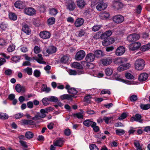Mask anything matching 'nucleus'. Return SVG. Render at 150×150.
I'll return each instance as SVG.
<instances>
[{
    "mask_svg": "<svg viewBox=\"0 0 150 150\" xmlns=\"http://www.w3.org/2000/svg\"><path fill=\"white\" fill-rule=\"evenodd\" d=\"M145 62L142 59L137 60L134 63V66L136 69L141 70L143 69L145 66Z\"/></svg>",
    "mask_w": 150,
    "mask_h": 150,
    "instance_id": "f257e3e1",
    "label": "nucleus"
},
{
    "mask_svg": "<svg viewBox=\"0 0 150 150\" xmlns=\"http://www.w3.org/2000/svg\"><path fill=\"white\" fill-rule=\"evenodd\" d=\"M113 21L117 24H120L124 20V17L120 15H117L113 16L112 18Z\"/></svg>",
    "mask_w": 150,
    "mask_h": 150,
    "instance_id": "f03ea898",
    "label": "nucleus"
},
{
    "mask_svg": "<svg viewBox=\"0 0 150 150\" xmlns=\"http://www.w3.org/2000/svg\"><path fill=\"white\" fill-rule=\"evenodd\" d=\"M86 55L85 52L83 50H80L78 52L75 56L76 60H80L82 59Z\"/></svg>",
    "mask_w": 150,
    "mask_h": 150,
    "instance_id": "7ed1b4c3",
    "label": "nucleus"
},
{
    "mask_svg": "<svg viewBox=\"0 0 150 150\" xmlns=\"http://www.w3.org/2000/svg\"><path fill=\"white\" fill-rule=\"evenodd\" d=\"M139 35L136 33H133L127 37V40L130 42L136 41L139 38Z\"/></svg>",
    "mask_w": 150,
    "mask_h": 150,
    "instance_id": "20e7f679",
    "label": "nucleus"
},
{
    "mask_svg": "<svg viewBox=\"0 0 150 150\" xmlns=\"http://www.w3.org/2000/svg\"><path fill=\"white\" fill-rule=\"evenodd\" d=\"M112 6L114 9L118 10L122 8L123 6L122 3L118 0H114L113 1Z\"/></svg>",
    "mask_w": 150,
    "mask_h": 150,
    "instance_id": "39448f33",
    "label": "nucleus"
},
{
    "mask_svg": "<svg viewBox=\"0 0 150 150\" xmlns=\"http://www.w3.org/2000/svg\"><path fill=\"white\" fill-rule=\"evenodd\" d=\"M24 12L25 14L29 16H33L36 13L35 10L31 7L25 8L24 9Z\"/></svg>",
    "mask_w": 150,
    "mask_h": 150,
    "instance_id": "423d86ee",
    "label": "nucleus"
},
{
    "mask_svg": "<svg viewBox=\"0 0 150 150\" xmlns=\"http://www.w3.org/2000/svg\"><path fill=\"white\" fill-rule=\"evenodd\" d=\"M40 36L43 39H47L49 38L51 36L50 33L46 31H41L39 34Z\"/></svg>",
    "mask_w": 150,
    "mask_h": 150,
    "instance_id": "0eeeda50",
    "label": "nucleus"
},
{
    "mask_svg": "<svg viewBox=\"0 0 150 150\" xmlns=\"http://www.w3.org/2000/svg\"><path fill=\"white\" fill-rule=\"evenodd\" d=\"M125 52V48L122 46H120L117 48L115 51V54L118 56L122 55Z\"/></svg>",
    "mask_w": 150,
    "mask_h": 150,
    "instance_id": "6e6552de",
    "label": "nucleus"
},
{
    "mask_svg": "<svg viewBox=\"0 0 150 150\" xmlns=\"http://www.w3.org/2000/svg\"><path fill=\"white\" fill-rule=\"evenodd\" d=\"M65 88L67 90L69 94H76L78 93L77 91L75 88L70 87V86L69 85H66Z\"/></svg>",
    "mask_w": 150,
    "mask_h": 150,
    "instance_id": "1a4fd4ad",
    "label": "nucleus"
},
{
    "mask_svg": "<svg viewBox=\"0 0 150 150\" xmlns=\"http://www.w3.org/2000/svg\"><path fill=\"white\" fill-rule=\"evenodd\" d=\"M141 45V43L139 42H135L132 44L130 45L129 46V49L132 50L134 51L138 49Z\"/></svg>",
    "mask_w": 150,
    "mask_h": 150,
    "instance_id": "9d476101",
    "label": "nucleus"
},
{
    "mask_svg": "<svg viewBox=\"0 0 150 150\" xmlns=\"http://www.w3.org/2000/svg\"><path fill=\"white\" fill-rule=\"evenodd\" d=\"M102 64L104 66H107L110 64L112 62V59L110 57L104 58L101 60Z\"/></svg>",
    "mask_w": 150,
    "mask_h": 150,
    "instance_id": "9b49d317",
    "label": "nucleus"
},
{
    "mask_svg": "<svg viewBox=\"0 0 150 150\" xmlns=\"http://www.w3.org/2000/svg\"><path fill=\"white\" fill-rule=\"evenodd\" d=\"M15 6L19 9H23L25 7V4L21 1H16L14 3Z\"/></svg>",
    "mask_w": 150,
    "mask_h": 150,
    "instance_id": "f8f14e48",
    "label": "nucleus"
},
{
    "mask_svg": "<svg viewBox=\"0 0 150 150\" xmlns=\"http://www.w3.org/2000/svg\"><path fill=\"white\" fill-rule=\"evenodd\" d=\"M95 58L94 54L92 53H90L87 55L85 59L87 62H92L94 60Z\"/></svg>",
    "mask_w": 150,
    "mask_h": 150,
    "instance_id": "ddd939ff",
    "label": "nucleus"
},
{
    "mask_svg": "<svg viewBox=\"0 0 150 150\" xmlns=\"http://www.w3.org/2000/svg\"><path fill=\"white\" fill-rule=\"evenodd\" d=\"M76 2L77 5L81 9L83 8L86 5L85 0H76Z\"/></svg>",
    "mask_w": 150,
    "mask_h": 150,
    "instance_id": "4468645a",
    "label": "nucleus"
},
{
    "mask_svg": "<svg viewBox=\"0 0 150 150\" xmlns=\"http://www.w3.org/2000/svg\"><path fill=\"white\" fill-rule=\"evenodd\" d=\"M84 22V20L82 18H78L76 19L74 23L75 25L77 27H79L83 24Z\"/></svg>",
    "mask_w": 150,
    "mask_h": 150,
    "instance_id": "2eb2a0df",
    "label": "nucleus"
},
{
    "mask_svg": "<svg viewBox=\"0 0 150 150\" xmlns=\"http://www.w3.org/2000/svg\"><path fill=\"white\" fill-rule=\"evenodd\" d=\"M15 88L16 91L18 93L24 92L25 91V87L22 86L19 84H18L15 86Z\"/></svg>",
    "mask_w": 150,
    "mask_h": 150,
    "instance_id": "dca6fc26",
    "label": "nucleus"
},
{
    "mask_svg": "<svg viewBox=\"0 0 150 150\" xmlns=\"http://www.w3.org/2000/svg\"><path fill=\"white\" fill-rule=\"evenodd\" d=\"M107 4L103 2L100 3L96 6L97 9L99 11H101L105 9L107 7Z\"/></svg>",
    "mask_w": 150,
    "mask_h": 150,
    "instance_id": "f3484780",
    "label": "nucleus"
},
{
    "mask_svg": "<svg viewBox=\"0 0 150 150\" xmlns=\"http://www.w3.org/2000/svg\"><path fill=\"white\" fill-rule=\"evenodd\" d=\"M57 48L54 46L49 47L46 50V52L48 54H52L55 53L57 51Z\"/></svg>",
    "mask_w": 150,
    "mask_h": 150,
    "instance_id": "a211bd4d",
    "label": "nucleus"
},
{
    "mask_svg": "<svg viewBox=\"0 0 150 150\" xmlns=\"http://www.w3.org/2000/svg\"><path fill=\"white\" fill-rule=\"evenodd\" d=\"M148 77V75L146 73H142L139 77V80L140 81H143L146 80Z\"/></svg>",
    "mask_w": 150,
    "mask_h": 150,
    "instance_id": "6ab92c4d",
    "label": "nucleus"
},
{
    "mask_svg": "<svg viewBox=\"0 0 150 150\" xmlns=\"http://www.w3.org/2000/svg\"><path fill=\"white\" fill-rule=\"evenodd\" d=\"M74 96V95H70L68 94H64L60 96V98L62 100L67 99V100H72V97Z\"/></svg>",
    "mask_w": 150,
    "mask_h": 150,
    "instance_id": "aec40b11",
    "label": "nucleus"
},
{
    "mask_svg": "<svg viewBox=\"0 0 150 150\" xmlns=\"http://www.w3.org/2000/svg\"><path fill=\"white\" fill-rule=\"evenodd\" d=\"M22 30L27 35L30 34L31 30L28 26L26 24L24 25L22 27Z\"/></svg>",
    "mask_w": 150,
    "mask_h": 150,
    "instance_id": "412c9836",
    "label": "nucleus"
},
{
    "mask_svg": "<svg viewBox=\"0 0 150 150\" xmlns=\"http://www.w3.org/2000/svg\"><path fill=\"white\" fill-rule=\"evenodd\" d=\"M75 8V4L74 2L71 1L69 3L67 6V8L69 11H73Z\"/></svg>",
    "mask_w": 150,
    "mask_h": 150,
    "instance_id": "4be33fe9",
    "label": "nucleus"
},
{
    "mask_svg": "<svg viewBox=\"0 0 150 150\" xmlns=\"http://www.w3.org/2000/svg\"><path fill=\"white\" fill-rule=\"evenodd\" d=\"M63 142L62 139L59 138L54 142V145L55 146L61 147Z\"/></svg>",
    "mask_w": 150,
    "mask_h": 150,
    "instance_id": "5701e85b",
    "label": "nucleus"
},
{
    "mask_svg": "<svg viewBox=\"0 0 150 150\" xmlns=\"http://www.w3.org/2000/svg\"><path fill=\"white\" fill-rule=\"evenodd\" d=\"M94 122L90 119L86 120L83 122V124L86 126L89 127L91 126L92 127V125H93Z\"/></svg>",
    "mask_w": 150,
    "mask_h": 150,
    "instance_id": "b1692460",
    "label": "nucleus"
},
{
    "mask_svg": "<svg viewBox=\"0 0 150 150\" xmlns=\"http://www.w3.org/2000/svg\"><path fill=\"white\" fill-rule=\"evenodd\" d=\"M103 52L102 51L100 50H97L95 51L94 54L95 57L97 58H99L103 56Z\"/></svg>",
    "mask_w": 150,
    "mask_h": 150,
    "instance_id": "393cba45",
    "label": "nucleus"
},
{
    "mask_svg": "<svg viewBox=\"0 0 150 150\" xmlns=\"http://www.w3.org/2000/svg\"><path fill=\"white\" fill-rule=\"evenodd\" d=\"M41 90L43 91L48 93L51 91V88L49 87H47L46 84H43L42 85Z\"/></svg>",
    "mask_w": 150,
    "mask_h": 150,
    "instance_id": "a878e982",
    "label": "nucleus"
},
{
    "mask_svg": "<svg viewBox=\"0 0 150 150\" xmlns=\"http://www.w3.org/2000/svg\"><path fill=\"white\" fill-rule=\"evenodd\" d=\"M25 135L26 138L29 139L32 138L34 135L33 132L30 131H28L25 133Z\"/></svg>",
    "mask_w": 150,
    "mask_h": 150,
    "instance_id": "bb28decb",
    "label": "nucleus"
},
{
    "mask_svg": "<svg viewBox=\"0 0 150 150\" xmlns=\"http://www.w3.org/2000/svg\"><path fill=\"white\" fill-rule=\"evenodd\" d=\"M81 113L78 112L76 113L73 114L72 115L74 117H77L78 119H83V116L82 115V113L83 112V110H81Z\"/></svg>",
    "mask_w": 150,
    "mask_h": 150,
    "instance_id": "cd10ccee",
    "label": "nucleus"
},
{
    "mask_svg": "<svg viewBox=\"0 0 150 150\" xmlns=\"http://www.w3.org/2000/svg\"><path fill=\"white\" fill-rule=\"evenodd\" d=\"M9 17L11 20L15 21L17 19V16L16 14L13 13H9Z\"/></svg>",
    "mask_w": 150,
    "mask_h": 150,
    "instance_id": "c85d7f7f",
    "label": "nucleus"
},
{
    "mask_svg": "<svg viewBox=\"0 0 150 150\" xmlns=\"http://www.w3.org/2000/svg\"><path fill=\"white\" fill-rule=\"evenodd\" d=\"M140 108L143 110H147L150 108V104H141L140 105Z\"/></svg>",
    "mask_w": 150,
    "mask_h": 150,
    "instance_id": "c756f323",
    "label": "nucleus"
},
{
    "mask_svg": "<svg viewBox=\"0 0 150 150\" xmlns=\"http://www.w3.org/2000/svg\"><path fill=\"white\" fill-rule=\"evenodd\" d=\"M150 48V42L146 45L143 46L141 48L142 51H145Z\"/></svg>",
    "mask_w": 150,
    "mask_h": 150,
    "instance_id": "7c9ffc66",
    "label": "nucleus"
},
{
    "mask_svg": "<svg viewBox=\"0 0 150 150\" xmlns=\"http://www.w3.org/2000/svg\"><path fill=\"white\" fill-rule=\"evenodd\" d=\"M49 13L52 16H55L58 13V11L57 9L54 8L50 9Z\"/></svg>",
    "mask_w": 150,
    "mask_h": 150,
    "instance_id": "2f4dec72",
    "label": "nucleus"
},
{
    "mask_svg": "<svg viewBox=\"0 0 150 150\" xmlns=\"http://www.w3.org/2000/svg\"><path fill=\"white\" fill-rule=\"evenodd\" d=\"M72 65L75 68L80 69L83 68L82 66L79 63L77 62L73 63L72 64Z\"/></svg>",
    "mask_w": 150,
    "mask_h": 150,
    "instance_id": "473e14b6",
    "label": "nucleus"
},
{
    "mask_svg": "<svg viewBox=\"0 0 150 150\" xmlns=\"http://www.w3.org/2000/svg\"><path fill=\"white\" fill-rule=\"evenodd\" d=\"M101 16L102 18L103 19H106L109 17L110 14L108 13L104 12L102 13Z\"/></svg>",
    "mask_w": 150,
    "mask_h": 150,
    "instance_id": "72a5a7b5",
    "label": "nucleus"
},
{
    "mask_svg": "<svg viewBox=\"0 0 150 150\" xmlns=\"http://www.w3.org/2000/svg\"><path fill=\"white\" fill-rule=\"evenodd\" d=\"M105 72L106 75L109 76L112 74L113 73V70L112 69L107 68L105 69Z\"/></svg>",
    "mask_w": 150,
    "mask_h": 150,
    "instance_id": "f704fd0d",
    "label": "nucleus"
},
{
    "mask_svg": "<svg viewBox=\"0 0 150 150\" xmlns=\"http://www.w3.org/2000/svg\"><path fill=\"white\" fill-rule=\"evenodd\" d=\"M55 18L54 17L49 18L47 20V24L49 25H51L54 24Z\"/></svg>",
    "mask_w": 150,
    "mask_h": 150,
    "instance_id": "c9c22d12",
    "label": "nucleus"
},
{
    "mask_svg": "<svg viewBox=\"0 0 150 150\" xmlns=\"http://www.w3.org/2000/svg\"><path fill=\"white\" fill-rule=\"evenodd\" d=\"M69 59V57L67 56H64L61 59L60 62L65 63L68 62Z\"/></svg>",
    "mask_w": 150,
    "mask_h": 150,
    "instance_id": "e433bc0d",
    "label": "nucleus"
},
{
    "mask_svg": "<svg viewBox=\"0 0 150 150\" xmlns=\"http://www.w3.org/2000/svg\"><path fill=\"white\" fill-rule=\"evenodd\" d=\"M8 115L6 113L0 112V118L2 120H5L8 118Z\"/></svg>",
    "mask_w": 150,
    "mask_h": 150,
    "instance_id": "4c0bfd02",
    "label": "nucleus"
},
{
    "mask_svg": "<svg viewBox=\"0 0 150 150\" xmlns=\"http://www.w3.org/2000/svg\"><path fill=\"white\" fill-rule=\"evenodd\" d=\"M24 71L29 75H31L33 72L32 69L28 67L24 69Z\"/></svg>",
    "mask_w": 150,
    "mask_h": 150,
    "instance_id": "58836bf2",
    "label": "nucleus"
},
{
    "mask_svg": "<svg viewBox=\"0 0 150 150\" xmlns=\"http://www.w3.org/2000/svg\"><path fill=\"white\" fill-rule=\"evenodd\" d=\"M85 34L84 31L83 30H81L79 31L76 32V35L77 36L80 37L83 36Z\"/></svg>",
    "mask_w": 150,
    "mask_h": 150,
    "instance_id": "ea45409f",
    "label": "nucleus"
},
{
    "mask_svg": "<svg viewBox=\"0 0 150 150\" xmlns=\"http://www.w3.org/2000/svg\"><path fill=\"white\" fill-rule=\"evenodd\" d=\"M42 101L44 105L46 106L49 104V98H43L42 100Z\"/></svg>",
    "mask_w": 150,
    "mask_h": 150,
    "instance_id": "a19ab883",
    "label": "nucleus"
},
{
    "mask_svg": "<svg viewBox=\"0 0 150 150\" xmlns=\"http://www.w3.org/2000/svg\"><path fill=\"white\" fill-rule=\"evenodd\" d=\"M6 45V42L3 39H0V49L4 47Z\"/></svg>",
    "mask_w": 150,
    "mask_h": 150,
    "instance_id": "79ce46f5",
    "label": "nucleus"
},
{
    "mask_svg": "<svg viewBox=\"0 0 150 150\" xmlns=\"http://www.w3.org/2000/svg\"><path fill=\"white\" fill-rule=\"evenodd\" d=\"M49 101L53 102H56L58 100V98L55 96H52L49 97Z\"/></svg>",
    "mask_w": 150,
    "mask_h": 150,
    "instance_id": "37998d69",
    "label": "nucleus"
},
{
    "mask_svg": "<svg viewBox=\"0 0 150 150\" xmlns=\"http://www.w3.org/2000/svg\"><path fill=\"white\" fill-rule=\"evenodd\" d=\"M96 124L95 122H94L93 125H92V127L93 128V130L95 132H98L99 130V129L98 126L96 125Z\"/></svg>",
    "mask_w": 150,
    "mask_h": 150,
    "instance_id": "c03bdc74",
    "label": "nucleus"
},
{
    "mask_svg": "<svg viewBox=\"0 0 150 150\" xmlns=\"http://www.w3.org/2000/svg\"><path fill=\"white\" fill-rule=\"evenodd\" d=\"M115 132L118 135H123L125 133L124 130L122 129H117L115 130Z\"/></svg>",
    "mask_w": 150,
    "mask_h": 150,
    "instance_id": "a18cd8bd",
    "label": "nucleus"
},
{
    "mask_svg": "<svg viewBox=\"0 0 150 150\" xmlns=\"http://www.w3.org/2000/svg\"><path fill=\"white\" fill-rule=\"evenodd\" d=\"M112 119V117H104L103 118V120L105 121L106 124H108L109 122L111 121V120Z\"/></svg>",
    "mask_w": 150,
    "mask_h": 150,
    "instance_id": "49530a36",
    "label": "nucleus"
},
{
    "mask_svg": "<svg viewBox=\"0 0 150 150\" xmlns=\"http://www.w3.org/2000/svg\"><path fill=\"white\" fill-rule=\"evenodd\" d=\"M33 74L34 76L37 78L39 77L41 75V72L40 71L37 69L34 71Z\"/></svg>",
    "mask_w": 150,
    "mask_h": 150,
    "instance_id": "de8ad7c7",
    "label": "nucleus"
},
{
    "mask_svg": "<svg viewBox=\"0 0 150 150\" xmlns=\"http://www.w3.org/2000/svg\"><path fill=\"white\" fill-rule=\"evenodd\" d=\"M135 117L136 119V121H139L140 122H142V120H141V119L142 118V116L140 114H136Z\"/></svg>",
    "mask_w": 150,
    "mask_h": 150,
    "instance_id": "09e8293b",
    "label": "nucleus"
},
{
    "mask_svg": "<svg viewBox=\"0 0 150 150\" xmlns=\"http://www.w3.org/2000/svg\"><path fill=\"white\" fill-rule=\"evenodd\" d=\"M125 76L127 79H133L134 78V76L129 73H126Z\"/></svg>",
    "mask_w": 150,
    "mask_h": 150,
    "instance_id": "8fccbe9b",
    "label": "nucleus"
},
{
    "mask_svg": "<svg viewBox=\"0 0 150 150\" xmlns=\"http://www.w3.org/2000/svg\"><path fill=\"white\" fill-rule=\"evenodd\" d=\"M19 142L20 143L21 145L23 147L27 148L28 147V145L27 144V142L23 140H20Z\"/></svg>",
    "mask_w": 150,
    "mask_h": 150,
    "instance_id": "3c124183",
    "label": "nucleus"
},
{
    "mask_svg": "<svg viewBox=\"0 0 150 150\" xmlns=\"http://www.w3.org/2000/svg\"><path fill=\"white\" fill-rule=\"evenodd\" d=\"M114 62L115 64L119 65L121 64V57L115 58L113 61Z\"/></svg>",
    "mask_w": 150,
    "mask_h": 150,
    "instance_id": "603ef678",
    "label": "nucleus"
},
{
    "mask_svg": "<svg viewBox=\"0 0 150 150\" xmlns=\"http://www.w3.org/2000/svg\"><path fill=\"white\" fill-rule=\"evenodd\" d=\"M101 26L99 25H96L94 26L92 28V30L94 31H96L101 28Z\"/></svg>",
    "mask_w": 150,
    "mask_h": 150,
    "instance_id": "864d4df0",
    "label": "nucleus"
},
{
    "mask_svg": "<svg viewBox=\"0 0 150 150\" xmlns=\"http://www.w3.org/2000/svg\"><path fill=\"white\" fill-rule=\"evenodd\" d=\"M137 99V95H133L130 97V100L132 102L136 101Z\"/></svg>",
    "mask_w": 150,
    "mask_h": 150,
    "instance_id": "5fc2aeb1",
    "label": "nucleus"
},
{
    "mask_svg": "<svg viewBox=\"0 0 150 150\" xmlns=\"http://www.w3.org/2000/svg\"><path fill=\"white\" fill-rule=\"evenodd\" d=\"M102 44L103 46H105L110 45L108 38H106L103 40L102 42Z\"/></svg>",
    "mask_w": 150,
    "mask_h": 150,
    "instance_id": "6e6d98bb",
    "label": "nucleus"
},
{
    "mask_svg": "<svg viewBox=\"0 0 150 150\" xmlns=\"http://www.w3.org/2000/svg\"><path fill=\"white\" fill-rule=\"evenodd\" d=\"M40 52V47L36 46L34 48V52L35 54H38Z\"/></svg>",
    "mask_w": 150,
    "mask_h": 150,
    "instance_id": "4d7b16f0",
    "label": "nucleus"
},
{
    "mask_svg": "<svg viewBox=\"0 0 150 150\" xmlns=\"http://www.w3.org/2000/svg\"><path fill=\"white\" fill-rule=\"evenodd\" d=\"M127 116V114L126 112H124L122 113L121 116L119 117L118 119L120 120H121L125 118Z\"/></svg>",
    "mask_w": 150,
    "mask_h": 150,
    "instance_id": "13d9d810",
    "label": "nucleus"
},
{
    "mask_svg": "<svg viewBox=\"0 0 150 150\" xmlns=\"http://www.w3.org/2000/svg\"><path fill=\"white\" fill-rule=\"evenodd\" d=\"M90 148L91 150H99L98 147L95 144H91L90 146Z\"/></svg>",
    "mask_w": 150,
    "mask_h": 150,
    "instance_id": "bf43d9fd",
    "label": "nucleus"
},
{
    "mask_svg": "<svg viewBox=\"0 0 150 150\" xmlns=\"http://www.w3.org/2000/svg\"><path fill=\"white\" fill-rule=\"evenodd\" d=\"M20 59V57H19L14 56L12 57L11 60L13 61L16 62H18Z\"/></svg>",
    "mask_w": 150,
    "mask_h": 150,
    "instance_id": "052dcab7",
    "label": "nucleus"
},
{
    "mask_svg": "<svg viewBox=\"0 0 150 150\" xmlns=\"http://www.w3.org/2000/svg\"><path fill=\"white\" fill-rule=\"evenodd\" d=\"M91 98L90 95H87L85 97V99L86 102L88 103H90L91 99Z\"/></svg>",
    "mask_w": 150,
    "mask_h": 150,
    "instance_id": "680f3d73",
    "label": "nucleus"
},
{
    "mask_svg": "<svg viewBox=\"0 0 150 150\" xmlns=\"http://www.w3.org/2000/svg\"><path fill=\"white\" fill-rule=\"evenodd\" d=\"M27 106L28 108L31 109L33 108V103L32 101H29L27 103Z\"/></svg>",
    "mask_w": 150,
    "mask_h": 150,
    "instance_id": "e2e57ef3",
    "label": "nucleus"
},
{
    "mask_svg": "<svg viewBox=\"0 0 150 150\" xmlns=\"http://www.w3.org/2000/svg\"><path fill=\"white\" fill-rule=\"evenodd\" d=\"M7 27V25L3 22L0 25V28L3 30H5Z\"/></svg>",
    "mask_w": 150,
    "mask_h": 150,
    "instance_id": "0e129e2a",
    "label": "nucleus"
},
{
    "mask_svg": "<svg viewBox=\"0 0 150 150\" xmlns=\"http://www.w3.org/2000/svg\"><path fill=\"white\" fill-rule=\"evenodd\" d=\"M15 49V47L14 46L10 45L7 49V50L9 52H11L13 51Z\"/></svg>",
    "mask_w": 150,
    "mask_h": 150,
    "instance_id": "69168bd1",
    "label": "nucleus"
},
{
    "mask_svg": "<svg viewBox=\"0 0 150 150\" xmlns=\"http://www.w3.org/2000/svg\"><path fill=\"white\" fill-rule=\"evenodd\" d=\"M23 114L22 113H18L15 115V117L16 119H18L22 117Z\"/></svg>",
    "mask_w": 150,
    "mask_h": 150,
    "instance_id": "338daca9",
    "label": "nucleus"
},
{
    "mask_svg": "<svg viewBox=\"0 0 150 150\" xmlns=\"http://www.w3.org/2000/svg\"><path fill=\"white\" fill-rule=\"evenodd\" d=\"M4 73L6 75H10L12 73V71L10 69H8L6 70Z\"/></svg>",
    "mask_w": 150,
    "mask_h": 150,
    "instance_id": "774afa93",
    "label": "nucleus"
}]
</instances>
